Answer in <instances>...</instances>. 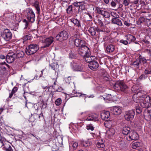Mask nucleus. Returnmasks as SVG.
I'll list each match as a JSON object with an SVG mask.
<instances>
[{
  "instance_id": "nucleus-45",
  "label": "nucleus",
  "mask_w": 151,
  "mask_h": 151,
  "mask_svg": "<svg viewBox=\"0 0 151 151\" xmlns=\"http://www.w3.org/2000/svg\"><path fill=\"white\" fill-rule=\"evenodd\" d=\"M121 83V81L117 82L114 86V88L117 90L120 88Z\"/></svg>"
},
{
  "instance_id": "nucleus-22",
  "label": "nucleus",
  "mask_w": 151,
  "mask_h": 151,
  "mask_svg": "<svg viewBox=\"0 0 151 151\" xmlns=\"http://www.w3.org/2000/svg\"><path fill=\"white\" fill-rule=\"evenodd\" d=\"M15 55L16 58H22L24 56V53L22 51L19 50H14L13 52Z\"/></svg>"
},
{
  "instance_id": "nucleus-54",
  "label": "nucleus",
  "mask_w": 151,
  "mask_h": 151,
  "mask_svg": "<svg viewBox=\"0 0 151 151\" xmlns=\"http://www.w3.org/2000/svg\"><path fill=\"white\" fill-rule=\"evenodd\" d=\"M72 4L74 6L79 7L80 6V2H74Z\"/></svg>"
},
{
  "instance_id": "nucleus-59",
  "label": "nucleus",
  "mask_w": 151,
  "mask_h": 151,
  "mask_svg": "<svg viewBox=\"0 0 151 151\" xmlns=\"http://www.w3.org/2000/svg\"><path fill=\"white\" fill-rule=\"evenodd\" d=\"M78 145V143L77 142H74L73 144V148L74 149L76 148Z\"/></svg>"
},
{
  "instance_id": "nucleus-60",
  "label": "nucleus",
  "mask_w": 151,
  "mask_h": 151,
  "mask_svg": "<svg viewBox=\"0 0 151 151\" xmlns=\"http://www.w3.org/2000/svg\"><path fill=\"white\" fill-rule=\"evenodd\" d=\"M98 22L100 27H102L103 26V23L101 20L98 19Z\"/></svg>"
},
{
  "instance_id": "nucleus-63",
  "label": "nucleus",
  "mask_w": 151,
  "mask_h": 151,
  "mask_svg": "<svg viewBox=\"0 0 151 151\" xmlns=\"http://www.w3.org/2000/svg\"><path fill=\"white\" fill-rule=\"evenodd\" d=\"M71 80V78L70 77H68V78H66L65 79V81L68 84H69L70 83V82L69 80Z\"/></svg>"
},
{
  "instance_id": "nucleus-5",
  "label": "nucleus",
  "mask_w": 151,
  "mask_h": 151,
  "mask_svg": "<svg viewBox=\"0 0 151 151\" xmlns=\"http://www.w3.org/2000/svg\"><path fill=\"white\" fill-rule=\"evenodd\" d=\"M68 32L65 31L63 30L59 32V34L56 36V39L59 41H62L64 40H66L68 38Z\"/></svg>"
},
{
  "instance_id": "nucleus-46",
  "label": "nucleus",
  "mask_w": 151,
  "mask_h": 151,
  "mask_svg": "<svg viewBox=\"0 0 151 151\" xmlns=\"http://www.w3.org/2000/svg\"><path fill=\"white\" fill-rule=\"evenodd\" d=\"M81 144L83 146L86 147L90 146V144L88 141H82Z\"/></svg>"
},
{
  "instance_id": "nucleus-48",
  "label": "nucleus",
  "mask_w": 151,
  "mask_h": 151,
  "mask_svg": "<svg viewBox=\"0 0 151 151\" xmlns=\"http://www.w3.org/2000/svg\"><path fill=\"white\" fill-rule=\"evenodd\" d=\"M102 15L104 17L106 18H108L110 17V13L106 11L104 12V15Z\"/></svg>"
},
{
  "instance_id": "nucleus-6",
  "label": "nucleus",
  "mask_w": 151,
  "mask_h": 151,
  "mask_svg": "<svg viewBox=\"0 0 151 151\" xmlns=\"http://www.w3.org/2000/svg\"><path fill=\"white\" fill-rule=\"evenodd\" d=\"M27 19L28 20L32 22H33L35 21V15L33 11L31 8H28L27 9Z\"/></svg>"
},
{
  "instance_id": "nucleus-38",
  "label": "nucleus",
  "mask_w": 151,
  "mask_h": 151,
  "mask_svg": "<svg viewBox=\"0 0 151 151\" xmlns=\"http://www.w3.org/2000/svg\"><path fill=\"white\" fill-rule=\"evenodd\" d=\"M144 74H142V76H144L145 75H147L149 74H151V68L150 67H148L145 69L144 70Z\"/></svg>"
},
{
  "instance_id": "nucleus-7",
  "label": "nucleus",
  "mask_w": 151,
  "mask_h": 151,
  "mask_svg": "<svg viewBox=\"0 0 151 151\" xmlns=\"http://www.w3.org/2000/svg\"><path fill=\"white\" fill-rule=\"evenodd\" d=\"M139 138V135L135 132L131 131L128 136H126L124 138L128 141H130L132 140H136Z\"/></svg>"
},
{
  "instance_id": "nucleus-17",
  "label": "nucleus",
  "mask_w": 151,
  "mask_h": 151,
  "mask_svg": "<svg viewBox=\"0 0 151 151\" xmlns=\"http://www.w3.org/2000/svg\"><path fill=\"white\" fill-rule=\"evenodd\" d=\"M142 93H137L134 94L133 96V99L135 102L138 103L140 100H141L140 97L142 96Z\"/></svg>"
},
{
  "instance_id": "nucleus-23",
  "label": "nucleus",
  "mask_w": 151,
  "mask_h": 151,
  "mask_svg": "<svg viewBox=\"0 0 151 151\" xmlns=\"http://www.w3.org/2000/svg\"><path fill=\"white\" fill-rule=\"evenodd\" d=\"M23 22L24 23V25L25 26V27L24 28V33L25 34H28L30 32H31L30 29H27V27L28 25V23L27 20L25 19H24L23 20Z\"/></svg>"
},
{
  "instance_id": "nucleus-2",
  "label": "nucleus",
  "mask_w": 151,
  "mask_h": 151,
  "mask_svg": "<svg viewBox=\"0 0 151 151\" xmlns=\"http://www.w3.org/2000/svg\"><path fill=\"white\" fill-rule=\"evenodd\" d=\"M54 40V38L51 36L48 37H41L40 38V41L43 44L42 47L45 48L48 47L53 43Z\"/></svg>"
},
{
  "instance_id": "nucleus-20",
  "label": "nucleus",
  "mask_w": 151,
  "mask_h": 151,
  "mask_svg": "<svg viewBox=\"0 0 151 151\" xmlns=\"http://www.w3.org/2000/svg\"><path fill=\"white\" fill-rule=\"evenodd\" d=\"M111 110L113 111V113L115 115L120 114L122 111L121 108L117 106H114L112 108Z\"/></svg>"
},
{
  "instance_id": "nucleus-47",
  "label": "nucleus",
  "mask_w": 151,
  "mask_h": 151,
  "mask_svg": "<svg viewBox=\"0 0 151 151\" xmlns=\"http://www.w3.org/2000/svg\"><path fill=\"white\" fill-rule=\"evenodd\" d=\"M130 2V0H123L122 4L125 7L128 6Z\"/></svg>"
},
{
  "instance_id": "nucleus-14",
  "label": "nucleus",
  "mask_w": 151,
  "mask_h": 151,
  "mask_svg": "<svg viewBox=\"0 0 151 151\" xmlns=\"http://www.w3.org/2000/svg\"><path fill=\"white\" fill-rule=\"evenodd\" d=\"M144 117L146 120H151V107L146 109L144 113Z\"/></svg>"
},
{
  "instance_id": "nucleus-64",
  "label": "nucleus",
  "mask_w": 151,
  "mask_h": 151,
  "mask_svg": "<svg viewBox=\"0 0 151 151\" xmlns=\"http://www.w3.org/2000/svg\"><path fill=\"white\" fill-rule=\"evenodd\" d=\"M86 14L89 17V21H91L92 20V16L91 15V14L88 13H86Z\"/></svg>"
},
{
  "instance_id": "nucleus-33",
  "label": "nucleus",
  "mask_w": 151,
  "mask_h": 151,
  "mask_svg": "<svg viewBox=\"0 0 151 151\" xmlns=\"http://www.w3.org/2000/svg\"><path fill=\"white\" fill-rule=\"evenodd\" d=\"M115 132V127L114 126L109 129L107 133L110 136H112L114 134Z\"/></svg>"
},
{
  "instance_id": "nucleus-8",
  "label": "nucleus",
  "mask_w": 151,
  "mask_h": 151,
  "mask_svg": "<svg viewBox=\"0 0 151 151\" xmlns=\"http://www.w3.org/2000/svg\"><path fill=\"white\" fill-rule=\"evenodd\" d=\"M2 36L5 40L9 41L11 39L12 35L9 29H6L3 32Z\"/></svg>"
},
{
  "instance_id": "nucleus-25",
  "label": "nucleus",
  "mask_w": 151,
  "mask_h": 151,
  "mask_svg": "<svg viewBox=\"0 0 151 151\" xmlns=\"http://www.w3.org/2000/svg\"><path fill=\"white\" fill-rule=\"evenodd\" d=\"M115 122L112 121H109L106 122L104 123V125L105 127L109 129L114 126Z\"/></svg>"
},
{
  "instance_id": "nucleus-56",
  "label": "nucleus",
  "mask_w": 151,
  "mask_h": 151,
  "mask_svg": "<svg viewBox=\"0 0 151 151\" xmlns=\"http://www.w3.org/2000/svg\"><path fill=\"white\" fill-rule=\"evenodd\" d=\"M69 58H75L76 57V55L73 52H71L69 54Z\"/></svg>"
},
{
  "instance_id": "nucleus-1",
  "label": "nucleus",
  "mask_w": 151,
  "mask_h": 151,
  "mask_svg": "<svg viewBox=\"0 0 151 151\" xmlns=\"http://www.w3.org/2000/svg\"><path fill=\"white\" fill-rule=\"evenodd\" d=\"M39 49V46L38 44L31 43L26 47V52L27 55H32L36 53Z\"/></svg>"
},
{
  "instance_id": "nucleus-13",
  "label": "nucleus",
  "mask_w": 151,
  "mask_h": 151,
  "mask_svg": "<svg viewBox=\"0 0 151 151\" xmlns=\"http://www.w3.org/2000/svg\"><path fill=\"white\" fill-rule=\"evenodd\" d=\"M2 64L0 66L1 70H0L1 73H2L3 74H5L6 72L7 69H9L11 67L10 66L6 63L5 62L2 63Z\"/></svg>"
},
{
  "instance_id": "nucleus-18",
  "label": "nucleus",
  "mask_w": 151,
  "mask_h": 151,
  "mask_svg": "<svg viewBox=\"0 0 151 151\" xmlns=\"http://www.w3.org/2000/svg\"><path fill=\"white\" fill-rule=\"evenodd\" d=\"M90 55H88L86 54L85 56H83L85 61L88 63L93 61L94 60H95L96 59V58L93 56H90Z\"/></svg>"
},
{
  "instance_id": "nucleus-19",
  "label": "nucleus",
  "mask_w": 151,
  "mask_h": 151,
  "mask_svg": "<svg viewBox=\"0 0 151 151\" xmlns=\"http://www.w3.org/2000/svg\"><path fill=\"white\" fill-rule=\"evenodd\" d=\"M140 98H141V100L142 101H145L149 104H151V98L148 95L146 94L143 95L142 94Z\"/></svg>"
},
{
  "instance_id": "nucleus-15",
  "label": "nucleus",
  "mask_w": 151,
  "mask_h": 151,
  "mask_svg": "<svg viewBox=\"0 0 151 151\" xmlns=\"http://www.w3.org/2000/svg\"><path fill=\"white\" fill-rule=\"evenodd\" d=\"M88 66L91 70H95L98 68L99 64L97 61L94 60L88 64Z\"/></svg>"
},
{
  "instance_id": "nucleus-52",
  "label": "nucleus",
  "mask_w": 151,
  "mask_h": 151,
  "mask_svg": "<svg viewBox=\"0 0 151 151\" xmlns=\"http://www.w3.org/2000/svg\"><path fill=\"white\" fill-rule=\"evenodd\" d=\"M86 129L87 130H91V131H93L94 130V127L92 126L91 124H89L86 127Z\"/></svg>"
},
{
  "instance_id": "nucleus-57",
  "label": "nucleus",
  "mask_w": 151,
  "mask_h": 151,
  "mask_svg": "<svg viewBox=\"0 0 151 151\" xmlns=\"http://www.w3.org/2000/svg\"><path fill=\"white\" fill-rule=\"evenodd\" d=\"M119 42L120 43H122L125 45H127L129 43V42H128L127 41L124 40H120Z\"/></svg>"
},
{
  "instance_id": "nucleus-41",
  "label": "nucleus",
  "mask_w": 151,
  "mask_h": 151,
  "mask_svg": "<svg viewBox=\"0 0 151 151\" xmlns=\"http://www.w3.org/2000/svg\"><path fill=\"white\" fill-rule=\"evenodd\" d=\"M74 70L78 71H83V69L81 66L78 65H75L73 68Z\"/></svg>"
},
{
  "instance_id": "nucleus-24",
  "label": "nucleus",
  "mask_w": 151,
  "mask_h": 151,
  "mask_svg": "<svg viewBox=\"0 0 151 151\" xmlns=\"http://www.w3.org/2000/svg\"><path fill=\"white\" fill-rule=\"evenodd\" d=\"M110 116L109 112L108 111H104L101 114V117L103 119L106 120L109 118Z\"/></svg>"
},
{
  "instance_id": "nucleus-21",
  "label": "nucleus",
  "mask_w": 151,
  "mask_h": 151,
  "mask_svg": "<svg viewBox=\"0 0 151 151\" xmlns=\"http://www.w3.org/2000/svg\"><path fill=\"white\" fill-rule=\"evenodd\" d=\"M84 41L81 39L77 38L75 39L74 41V44L77 47H81L82 46L84 45L83 44Z\"/></svg>"
},
{
  "instance_id": "nucleus-31",
  "label": "nucleus",
  "mask_w": 151,
  "mask_h": 151,
  "mask_svg": "<svg viewBox=\"0 0 151 151\" xmlns=\"http://www.w3.org/2000/svg\"><path fill=\"white\" fill-rule=\"evenodd\" d=\"M39 4V2L37 1H35L33 3V6L35 8L38 14H40V12Z\"/></svg>"
},
{
  "instance_id": "nucleus-49",
  "label": "nucleus",
  "mask_w": 151,
  "mask_h": 151,
  "mask_svg": "<svg viewBox=\"0 0 151 151\" xmlns=\"http://www.w3.org/2000/svg\"><path fill=\"white\" fill-rule=\"evenodd\" d=\"M47 104L43 100L41 101V107L42 109L45 108L47 107Z\"/></svg>"
},
{
  "instance_id": "nucleus-53",
  "label": "nucleus",
  "mask_w": 151,
  "mask_h": 151,
  "mask_svg": "<svg viewBox=\"0 0 151 151\" xmlns=\"http://www.w3.org/2000/svg\"><path fill=\"white\" fill-rule=\"evenodd\" d=\"M29 34H27V35H26L24 37V40H30L31 39V36H30L28 34H29Z\"/></svg>"
},
{
  "instance_id": "nucleus-51",
  "label": "nucleus",
  "mask_w": 151,
  "mask_h": 151,
  "mask_svg": "<svg viewBox=\"0 0 151 151\" xmlns=\"http://www.w3.org/2000/svg\"><path fill=\"white\" fill-rule=\"evenodd\" d=\"M105 145L103 143L98 142L97 144V146L99 148H103L104 147Z\"/></svg>"
},
{
  "instance_id": "nucleus-50",
  "label": "nucleus",
  "mask_w": 151,
  "mask_h": 151,
  "mask_svg": "<svg viewBox=\"0 0 151 151\" xmlns=\"http://www.w3.org/2000/svg\"><path fill=\"white\" fill-rule=\"evenodd\" d=\"M62 100L61 99H58L55 101V104L57 106L60 105L61 103Z\"/></svg>"
},
{
  "instance_id": "nucleus-30",
  "label": "nucleus",
  "mask_w": 151,
  "mask_h": 151,
  "mask_svg": "<svg viewBox=\"0 0 151 151\" xmlns=\"http://www.w3.org/2000/svg\"><path fill=\"white\" fill-rule=\"evenodd\" d=\"M128 88L127 86L122 81H121L120 89L122 91H124Z\"/></svg>"
},
{
  "instance_id": "nucleus-4",
  "label": "nucleus",
  "mask_w": 151,
  "mask_h": 151,
  "mask_svg": "<svg viewBox=\"0 0 151 151\" xmlns=\"http://www.w3.org/2000/svg\"><path fill=\"white\" fill-rule=\"evenodd\" d=\"M146 60L144 58H137L135 61L131 63L130 65L138 69L139 68L140 65L146 63Z\"/></svg>"
},
{
  "instance_id": "nucleus-32",
  "label": "nucleus",
  "mask_w": 151,
  "mask_h": 151,
  "mask_svg": "<svg viewBox=\"0 0 151 151\" xmlns=\"http://www.w3.org/2000/svg\"><path fill=\"white\" fill-rule=\"evenodd\" d=\"M105 98L106 100L114 101L116 100V97L115 96H112L110 94H108L106 95Z\"/></svg>"
},
{
  "instance_id": "nucleus-39",
  "label": "nucleus",
  "mask_w": 151,
  "mask_h": 151,
  "mask_svg": "<svg viewBox=\"0 0 151 151\" xmlns=\"http://www.w3.org/2000/svg\"><path fill=\"white\" fill-rule=\"evenodd\" d=\"M50 67L53 70H55L59 67V65L57 63H53L49 65Z\"/></svg>"
},
{
  "instance_id": "nucleus-36",
  "label": "nucleus",
  "mask_w": 151,
  "mask_h": 151,
  "mask_svg": "<svg viewBox=\"0 0 151 151\" xmlns=\"http://www.w3.org/2000/svg\"><path fill=\"white\" fill-rule=\"evenodd\" d=\"M146 19L144 17H140L137 21V24L138 25H140L144 22L145 23Z\"/></svg>"
},
{
  "instance_id": "nucleus-27",
  "label": "nucleus",
  "mask_w": 151,
  "mask_h": 151,
  "mask_svg": "<svg viewBox=\"0 0 151 151\" xmlns=\"http://www.w3.org/2000/svg\"><path fill=\"white\" fill-rule=\"evenodd\" d=\"M111 22L113 24H117L119 26H122V25L121 20L115 17L112 18Z\"/></svg>"
},
{
  "instance_id": "nucleus-34",
  "label": "nucleus",
  "mask_w": 151,
  "mask_h": 151,
  "mask_svg": "<svg viewBox=\"0 0 151 151\" xmlns=\"http://www.w3.org/2000/svg\"><path fill=\"white\" fill-rule=\"evenodd\" d=\"M141 142H132V147L134 149H136L140 147L141 145Z\"/></svg>"
},
{
  "instance_id": "nucleus-16",
  "label": "nucleus",
  "mask_w": 151,
  "mask_h": 151,
  "mask_svg": "<svg viewBox=\"0 0 151 151\" xmlns=\"http://www.w3.org/2000/svg\"><path fill=\"white\" fill-rule=\"evenodd\" d=\"M87 117L86 119L87 121H97L98 120V116L95 114H87Z\"/></svg>"
},
{
  "instance_id": "nucleus-9",
  "label": "nucleus",
  "mask_w": 151,
  "mask_h": 151,
  "mask_svg": "<svg viewBox=\"0 0 151 151\" xmlns=\"http://www.w3.org/2000/svg\"><path fill=\"white\" fill-rule=\"evenodd\" d=\"M135 112L134 110L126 111L124 115L125 119L127 121L132 120L134 118Z\"/></svg>"
},
{
  "instance_id": "nucleus-61",
  "label": "nucleus",
  "mask_w": 151,
  "mask_h": 151,
  "mask_svg": "<svg viewBox=\"0 0 151 151\" xmlns=\"http://www.w3.org/2000/svg\"><path fill=\"white\" fill-rule=\"evenodd\" d=\"M42 88L43 90V91L45 90V89H47V91H49V90L50 88V87L49 86H42Z\"/></svg>"
},
{
  "instance_id": "nucleus-29",
  "label": "nucleus",
  "mask_w": 151,
  "mask_h": 151,
  "mask_svg": "<svg viewBox=\"0 0 151 151\" xmlns=\"http://www.w3.org/2000/svg\"><path fill=\"white\" fill-rule=\"evenodd\" d=\"M126 37V39L129 42V44H130L132 42H134L136 40L135 37L130 34H128Z\"/></svg>"
},
{
  "instance_id": "nucleus-40",
  "label": "nucleus",
  "mask_w": 151,
  "mask_h": 151,
  "mask_svg": "<svg viewBox=\"0 0 151 151\" xmlns=\"http://www.w3.org/2000/svg\"><path fill=\"white\" fill-rule=\"evenodd\" d=\"M102 8H101L98 7H96V11L97 12L98 14L101 15H104V12L105 11L102 10Z\"/></svg>"
},
{
  "instance_id": "nucleus-44",
  "label": "nucleus",
  "mask_w": 151,
  "mask_h": 151,
  "mask_svg": "<svg viewBox=\"0 0 151 151\" xmlns=\"http://www.w3.org/2000/svg\"><path fill=\"white\" fill-rule=\"evenodd\" d=\"M66 10L68 14H72L73 12V6L72 5L69 6Z\"/></svg>"
},
{
  "instance_id": "nucleus-43",
  "label": "nucleus",
  "mask_w": 151,
  "mask_h": 151,
  "mask_svg": "<svg viewBox=\"0 0 151 151\" xmlns=\"http://www.w3.org/2000/svg\"><path fill=\"white\" fill-rule=\"evenodd\" d=\"M72 22H73L75 25H76L78 27H81V24L79 22L77 19H74L72 20Z\"/></svg>"
},
{
  "instance_id": "nucleus-35",
  "label": "nucleus",
  "mask_w": 151,
  "mask_h": 151,
  "mask_svg": "<svg viewBox=\"0 0 151 151\" xmlns=\"http://www.w3.org/2000/svg\"><path fill=\"white\" fill-rule=\"evenodd\" d=\"M88 31L91 36H93L96 35V29L93 27H90L88 30Z\"/></svg>"
},
{
  "instance_id": "nucleus-12",
  "label": "nucleus",
  "mask_w": 151,
  "mask_h": 151,
  "mask_svg": "<svg viewBox=\"0 0 151 151\" xmlns=\"http://www.w3.org/2000/svg\"><path fill=\"white\" fill-rule=\"evenodd\" d=\"M131 91L134 93H142L143 91L142 90L141 87L139 85L137 84L133 85L131 88Z\"/></svg>"
},
{
  "instance_id": "nucleus-62",
  "label": "nucleus",
  "mask_w": 151,
  "mask_h": 151,
  "mask_svg": "<svg viewBox=\"0 0 151 151\" xmlns=\"http://www.w3.org/2000/svg\"><path fill=\"white\" fill-rule=\"evenodd\" d=\"M145 51L151 57V49H147L145 50Z\"/></svg>"
},
{
  "instance_id": "nucleus-26",
  "label": "nucleus",
  "mask_w": 151,
  "mask_h": 151,
  "mask_svg": "<svg viewBox=\"0 0 151 151\" xmlns=\"http://www.w3.org/2000/svg\"><path fill=\"white\" fill-rule=\"evenodd\" d=\"M130 128L129 127H124L122 130V134L126 136H128L130 132Z\"/></svg>"
},
{
  "instance_id": "nucleus-28",
  "label": "nucleus",
  "mask_w": 151,
  "mask_h": 151,
  "mask_svg": "<svg viewBox=\"0 0 151 151\" xmlns=\"http://www.w3.org/2000/svg\"><path fill=\"white\" fill-rule=\"evenodd\" d=\"M105 47L106 48V50L109 52H113L115 49L114 46L112 44L109 45L107 46H105Z\"/></svg>"
},
{
  "instance_id": "nucleus-11",
  "label": "nucleus",
  "mask_w": 151,
  "mask_h": 151,
  "mask_svg": "<svg viewBox=\"0 0 151 151\" xmlns=\"http://www.w3.org/2000/svg\"><path fill=\"white\" fill-rule=\"evenodd\" d=\"M70 96L71 97L82 96L84 98V99H85L87 97H88V98H93L94 97L93 95H91L88 96L84 94H82L81 93H77L75 90H74L73 91L72 93H71Z\"/></svg>"
},
{
  "instance_id": "nucleus-37",
  "label": "nucleus",
  "mask_w": 151,
  "mask_h": 151,
  "mask_svg": "<svg viewBox=\"0 0 151 151\" xmlns=\"http://www.w3.org/2000/svg\"><path fill=\"white\" fill-rule=\"evenodd\" d=\"M135 109L137 113L140 114L142 112V109L139 106V104H136L135 106Z\"/></svg>"
},
{
  "instance_id": "nucleus-10",
  "label": "nucleus",
  "mask_w": 151,
  "mask_h": 151,
  "mask_svg": "<svg viewBox=\"0 0 151 151\" xmlns=\"http://www.w3.org/2000/svg\"><path fill=\"white\" fill-rule=\"evenodd\" d=\"M15 55L13 52H10L8 53L6 56V60L8 63L13 62L16 59Z\"/></svg>"
},
{
  "instance_id": "nucleus-42",
  "label": "nucleus",
  "mask_w": 151,
  "mask_h": 151,
  "mask_svg": "<svg viewBox=\"0 0 151 151\" xmlns=\"http://www.w3.org/2000/svg\"><path fill=\"white\" fill-rule=\"evenodd\" d=\"M149 104L148 103L142 101L139 104L142 107L145 108L148 107L149 106Z\"/></svg>"
},
{
  "instance_id": "nucleus-55",
  "label": "nucleus",
  "mask_w": 151,
  "mask_h": 151,
  "mask_svg": "<svg viewBox=\"0 0 151 151\" xmlns=\"http://www.w3.org/2000/svg\"><path fill=\"white\" fill-rule=\"evenodd\" d=\"M145 24H147V25L148 27L151 26V19H146Z\"/></svg>"
},
{
  "instance_id": "nucleus-58",
  "label": "nucleus",
  "mask_w": 151,
  "mask_h": 151,
  "mask_svg": "<svg viewBox=\"0 0 151 151\" xmlns=\"http://www.w3.org/2000/svg\"><path fill=\"white\" fill-rule=\"evenodd\" d=\"M110 4L111 6L113 8H115L116 5V2L113 0L111 2Z\"/></svg>"
},
{
  "instance_id": "nucleus-3",
  "label": "nucleus",
  "mask_w": 151,
  "mask_h": 151,
  "mask_svg": "<svg viewBox=\"0 0 151 151\" xmlns=\"http://www.w3.org/2000/svg\"><path fill=\"white\" fill-rule=\"evenodd\" d=\"M78 54L82 56H84L87 54H91V52L89 48L85 45L79 47L77 50Z\"/></svg>"
}]
</instances>
